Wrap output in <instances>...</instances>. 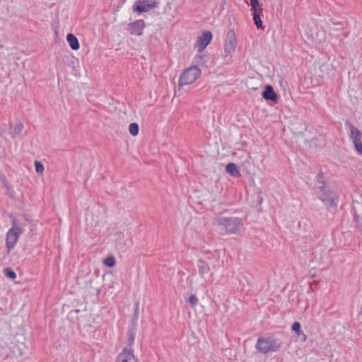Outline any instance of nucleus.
Listing matches in <instances>:
<instances>
[{
	"label": "nucleus",
	"instance_id": "2",
	"mask_svg": "<svg viewBox=\"0 0 362 362\" xmlns=\"http://www.w3.org/2000/svg\"><path fill=\"white\" fill-rule=\"evenodd\" d=\"M221 235L236 234L243 226V220L238 217L218 216L214 221Z\"/></svg>",
	"mask_w": 362,
	"mask_h": 362
},
{
	"label": "nucleus",
	"instance_id": "19",
	"mask_svg": "<svg viewBox=\"0 0 362 362\" xmlns=\"http://www.w3.org/2000/svg\"><path fill=\"white\" fill-rule=\"evenodd\" d=\"M4 274L11 279H15L16 278V274L10 267H6L4 269Z\"/></svg>",
	"mask_w": 362,
	"mask_h": 362
},
{
	"label": "nucleus",
	"instance_id": "18",
	"mask_svg": "<svg viewBox=\"0 0 362 362\" xmlns=\"http://www.w3.org/2000/svg\"><path fill=\"white\" fill-rule=\"evenodd\" d=\"M139 127L138 124H136L135 122H132L129 124V132L132 136H137L139 134Z\"/></svg>",
	"mask_w": 362,
	"mask_h": 362
},
{
	"label": "nucleus",
	"instance_id": "20",
	"mask_svg": "<svg viewBox=\"0 0 362 362\" xmlns=\"http://www.w3.org/2000/svg\"><path fill=\"white\" fill-rule=\"evenodd\" d=\"M260 15L261 14L253 13V21L258 29H263L264 28L262 26V21L261 20Z\"/></svg>",
	"mask_w": 362,
	"mask_h": 362
},
{
	"label": "nucleus",
	"instance_id": "13",
	"mask_svg": "<svg viewBox=\"0 0 362 362\" xmlns=\"http://www.w3.org/2000/svg\"><path fill=\"white\" fill-rule=\"evenodd\" d=\"M262 96L265 100H270L274 103L278 102L279 96L271 85L265 86Z\"/></svg>",
	"mask_w": 362,
	"mask_h": 362
},
{
	"label": "nucleus",
	"instance_id": "3",
	"mask_svg": "<svg viewBox=\"0 0 362 362\" xmlns=\"http://www.w3.org/2000/svg\"><path fill=\"white\" fill-rule=\"evenodd\" d=\"M283 342L281 339L274 337H259L256 344L257 349L262 354H267L269 351H277Z\"/></svg>",
	"mask_w": 362,
	"mask_h": 362
},
{
	"label": "nucleus",
	"instance_id": "8",
	"mask_svg": "<svg viewBox=\"0 0 362 362\" xmlns=\"http://www.w3.org/2000/svg\"><path fill=\"white\" fill-rule=\"evenodd\" d=\"M237 47V40L233 30H230L226 37L224 52L226 55L230 54L235 52Z\"/></svg>",
	"mask_w": 362,
	"mask_h": 362
},
{
	"label": "nucleus",
	"instance_id": "10",
	"mask_svg": "<svg viewBox=\"0 0 362 362\" xmlns=\"http://www.w3.org/2000/svg\"><path fill=\"white\" fill-rule=\"evenodd\" d=\"M145 27L144 20H136L133 23L128 24V30L131 35L140 36L143 34V30Z\"/></svg>",
	"mask_w": 362,
	"mask_h": 362
},
{
	"label": "nucleus",
	"instance_id": "1",
	"mask_svg": "<svg viewBox=\"0 0 362 362\" xmlns=\"http://www.w3.org/2000/svg\"><path fill=\"white\" fill-rule=\"evenodd\" d=\"M317 180L318 184L321 185L317 187V198L324 204L328 212L332 215L335 214L337 211L338 203L339 196L328 187L323 180V175L322 173H318L317 175Z\"/></svg>",
	"mask_w": 362,
	"mask_h": 362
},
{
	"label": "nucleus",
	"instance_id": "12",
	"mask_svg": "<svg viewBox=\"0 0 362 362\" xmlns=\"http://www.w3.org/2000/svg\"><path fill=\"white\" fill-rule=\"evenodd\" d=\"M197 267L199 269V275L201 276L202 278L205 279L206 282H211L213 281L211 274H209L210 268L205 262L202 260H199Z\"/></svg>",
	"mask_w": 362,
	"mask_h": 362
},
{
	"label": "nucleus",
	"instance_id": "9",
	"mask_svg": "<svg viewBox=\"0 0 362 362\" xmlns=\"http://www.w3.org/2000/svg\"><path fill=\"white\" fill-rule=\"evenodd\" d=\"M212 39V33L210 31H204L202 35L198 37L196 42V47L199 52H202L210 43Z\"/></svg>",
	"mask_w": 362,
	"mask_h": 362
},
{
	"label": "nucleus",
	"instance_id": "17",
	"mask_svg": "<svg viewBox=\"0 0 362 362\" xmlns=\"http://www.w3.org/2000/svg\"><path fill=\"white\" fill-rule=\"evenodd\" d=\"M250 6L252 7L253 13H262V8L258 0H250Z\"/></svg>",
	"mask_w": 362,
	"mask_h": 362
},
{
	"label": "nucleus",
	"instance_id": "16",
	"mask_svg": "<svg viewBox=\"0 0 362 362\" xmlns=\"http://www.w3.org/2000/svg\"><path fill=\"white\" fill-rule=\"evenodd\" d=\"M23 129V124L21 121L16 122L15 125L12 128L10 134L12 138H15L19 136Z\"/></svg>",
	"mask_w": 362,
	"mask_h": 362
},
{
	"label": "nucleus",
	"instance_id": "15",
	"mask_svg": "<svg viewBox=\"0 0 362 362\" xmlns=\"http://www.w3.org/2000/svg\"><path fill=\"white\" fill-rule=\"evenodd\" d=\"M66 40L69 44L70 47L74 50H78L80 47V45L77 37L71 33H69L66 36Z\"/></svg>",
	"mask_w": 362,
	"mask_h": 362
},
{
	"label": "nucleus",
	"instance_id": "5",
	"mask_svg": "<svg viewBox=\"0 0 362 362\" xmlns=\"http://www.w3.org/2000/svg\"><path fill=\"white\" fill-rule=\"evenodd\" d=\"M201 70L197 66H192L182 72L179 78V86L193 83L200 76Z\"/></svg>",
	"mask_w": 362,
	"mask_h": 362
},
{
	"label": "nucleus",
	"instance_id": "6",
	"mask_svg": "<svg viewBox=\"0 0 362 362\" xmlns=\"http://www.w3.org/2000/svg\"><path fill=\"white\" fill-rule=\"evenodd\" d=\"M346 125L350 129L349 138L354 144L355 150L358 155L362 156V132L349 121H346Z\"/></svg>",
	"mask_w": 362,
	"mask_h": 362
},
{
	"label": "nucleus",
	"instance_id": "21",
	"mask_svg": "<svg viewBox=\"0 0 362 362\" xmlns=\"http://www.w3.org/2000/svg\"><path fill=\"white\" fill-rule=\"evenodd\" d=\"M104 264L109 267H112L115 264V259L113 256H110L104 260Z\"/></svg>",
	"mask_w": 362,
	"mask_h": 362
},
{
	"label": "nucleus",
	"instance_id": "23",
	"mask_svg": "<svg viewBox=\"0 0 362 362\" xmlns=\"http://www.w3.org/2000/svg\"><path fill=\"white\" fill-rule=\"evenodd\" d=\"M35 170L37 173L42 174V173L44 172V165L40 161L35 160Z\"/></svg>",
	"mask_w": 362,
	"mask_h": 362
},
{
	"label": "nucleus",
	"instance_id": "27",
	"mask_svg": "<svg viewBox=\"0 0 362 362\" xmlns=\"http://www.w3.org/2000/svg\"><path fill=\"white\" fill-rule=\"evenodd\" d=\"M2 180L4 182L5 186H6V187H8V186H7V185L6 184V180H5V177H4V178L2 179Z\"/></svg>",
	"mask_w": 362,
	"mask_h": 362
},
{
	"label": "nucleus",
	"instance_id": "25",
	"mask_svg": "<svg viewBox=\"0 0 362 362\" xmlns=\"http://www.w3.org/2000/svg\"><path fill=\"white\" fill-rule=\"evenodd\" d=\"M128 341L130 346H132V344H134V333L131 332L129 334L128 337Z\"/></svg>",
	"mask_w": 362,
	"mask_h": 362
},
{
	"label": "nucleus",
	"instance_id": "26",
	"mask_svg": "<svg viewBox=\"0 0 362 362\" xmlns=\"http://www.w3.org/2000/svg\"><path fill=\"white\" fill-rule=\"evenodd\" d=\"M135 305H136L135 312L136 313V311H137V310H138L139 303H136L135 304Z\"/></svg>",
	"mask_w": 362,
	"mask_h": 362
},
{
	"label": "nucleus",
	"instance_id": "14",
	"mask_svg": "<svg viewBox=\"0 0 362 362\" xmlns=\"http://www.w3.org/2000/svg\"><path fill=\"white\" fill-rule=\"evenodd\" d=\"M226 171L227 173L234 177H239L241 176L237 165L233 163H229L227 164L226 167Z\"/></svg>",
	"mask_w": 362,
	"mask_h": 362
},
{
	"label": "nucleus",
	"instance_id": "7",
	"mask_svg": "<svg viewBox=\"0 0 362 362\" xmlns=\"http://www.w3.org/2000/svg\"><path fill=\"white\" fill-rule=\"evenodd\" d=\"M158 2L156 0H136L133 5V11L139 13H146L157 8Z\"/></svg>",
	"mask_w": 362,
	"mask_h": 362
},
{
	"label": "nucleus",
	"instance_id": "11",
	"mask_svg": "<svg viewBox=\"0 0 362 362\" xmlns=\"http://www.w3.org/2000/svg\"><path fill=\"white\" fill-rule=\"evenodd\" d=\"M116 361L117 362H139L133 351L126 348L117 356Z\"/></svg>",
	"mask_w": 362,
	"mask_h": 362
},
{
	"label": "nucleus",
	"instance_id": "4",
	"mask_svg": "<svg viewBox=\"0 0 362 362\" xmlns=\"http://www.w3.org/2000/svg\"><path fill=\"white\" fill-rule=\"evenodd\" d=\"M22 233L23 228L21 224L14 218L12 228L6 233V247L8 250H11L16 246Z\"/></svg>",
	"mask_w": 362,
	"mask_h": 362
},
{
	"label": "nucleus",
	"instance_id": "22",
	"mask_svg": "<svg viewBox=\"0 0 362 362\" xmlns=\"http://www.w3.org/2000/svg\"><path fill=\"white\" fill-rule=\"evenodd\" d=\"M198 298L194 294L191 295L187 300V302L189 303L192 308H194L198 304Z\"/></svg>",
	"mask_w": 362,
	"mask_h": 362
},
{
	"label": "nucleus",
	"instance_id": "24",
	"mask_svg": "<svg viewBox=\"0 0 362 362\" xmlns=\"http://www.w3.org/2000/svg\"><path fill=\"white\" fill-rule=\"evenodd\" d=\"M300 327H301L300 324L298 322H295L292 325V330L294 332L297 333L298 334H300Z\"/></svg>",
	"mask_w": 362,
	"mask_h": 362
}]
</instances>
